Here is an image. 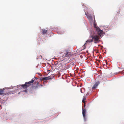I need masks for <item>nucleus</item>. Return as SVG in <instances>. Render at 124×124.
Returning a JSON list of instances; mask_svg holds the SVG:
<instances>
[{"instance_id":"nucleus-1","label":"nucleus","mask_w":124,"mask_h":124,"mask_svg":"<svg viewBox=\"0 0 124 124\" xmlns=\"http://www.w3.org/2000/svg\"><path fill=\"white\" fill-rule=\"evenodd\" d=\"M94 26L96 30V33L91 35L89 38L86 41V43H91L93 42L95 44L99 43L101 35L103 34V31L101 30L94 23Z\"/></svg>"},{"instance_id":"nucleus-2","label":"nucleus","mask_w":124,"mask_h":124,"mask_svg":"<svg viewBox=\"0 0 124 124\" xmlns=\"http://www.w3.org/2000/svg\"><path fill=\"white\" fill-rule=\"evenodd\" d=\"M34 80L32 79L31 80L28 82H25V84L22 85H20V86H22L23 88L25 89L27 87H29L34 82Z\"/></svg>"},{"instance_id":"nucleus-3","label":"nucleus","mask_w":124,"mask_h":124,"mask_svg":"<svg viewBox=\"0 0 124 124\" xmlns=\"http://www.w3.org/2000/svg\"><path fill=\"white\" fill-rule=\"evenodd\" d=\"M11 92H9L8 90L4 91L2 89H0V94L4 95L7 94H9L11 93Z\"/></svg>"},{"instance_id":"nucleus-4","label":"nucleus","mask_w":124,"mask_h":124,"mask_svg":"<svg viewBox=\"0 0 124 124\" xmlns=\"http://www.w3.org/2000/svg\"><path fill=\"white\" fill-rule=\"evenodd\" d=\"M62 53L63 55L62 57H68L70 54V53L66 51L63 52Z\"/></svg>"},{"instance_id":"nucleus-5","label":"nucleus","mask_w":124,"mask_h":124,"mask_svg":"<svg viewBox=\"0 0 124 124\" xmlns=\"http://www.w3.org/2000/svg\"><path fill=\"white\" fill-rule=\"evenodd\" d=\"M100 83V82L99 81H98L95 82L93 86L92 87V89L94 90L98 86L99 84Z\"/></svg>"},{"instance_id":"nucleus-6","label":"nucleus","mask_w":124,"mask_h":124,"mask_svg":"<svg viewBox=\"0 0 124 124\" xmlns=\"http://www.w3.org/2000/svg\"><path fill=\"white\" fill-rule=\"evenodd\" d=\"M88 18L89 20H91L92 19V17L91 16L88 12H87L85 14Z\"/></svg>"},{"instance_id":"nucleus-7","label":"nucleus","mask_w":124,"mask_h":124,"mask_svg":"<svg viewBox=\"0 0 124 124\" xmlns=\"http://www.w3.org/2000/svg\"><path fill=\"white\" fill-rule=\"evenodd\" d=\"M86 110L84 108L83 109L82 113L83 116H85V115Z\"/></svg>"},{"instance_id":"nucleus-8","label":"nucleus","mask_w":124,"mask_h":124,"mask_svg":"<svg viewBox=\"0 0 124 124\" xmlns=\"http://www.w3.org/2000/svg\"><path fill=\"white\" fill-rule=\"evenodd\" d=\"M42 33L43 35L45 34L47 32V31L44 29H42Z\"/></svg>"},{"instance_id":"nucleus-9","label":"nucleus","mask_w":124,"mask_h":124,"mask_svg":"<svg viewBox=\"0 0 124 124\" xmlns=\"http://www.w3.org/2000/svg\"><path fill=\"white\" fill-rule=\"evenodd\" d=\"M35 84H36V85L35 86H34V87L35 88H38L39 86V82L38 81H35Z\"/></svg>"},{"instance_id":"nucleus-10","label":"nucleus","mask_w":124,"mask_h":124,"mask_svg":"<svg viewBox=\"0 0 124 124\" xmlns=\"http://www.w3.org/2000/svg\"><path fill=\"white\" fill-rule=\"evenodd\" d=\"M42 80H49V78H48V77H44L42 78Z\"/></svg>"},{"instance_id":"nucleus-11","label":"nucleus","mask_w":124,"mask_h":124,"mask_svg":"<svg viewBox=\"0 0 124 124\" xmlns=\"http://www.w3.org/2000/svg\"><path fill=\"white\" fill-rule=\"evenodd\" d=\"M86 99L85 96H84L83 98V100L82 102H83L85 104V102L86 101Z\"/></svg>"},{"instance_id":"nucleus-12","label":"nucleus","mask_w":124,"mask_h":124,"mask_svg":"<svg viewBox=\"0 0 124 124\" xmlns=\"http://www.w3.org/2000/svg\"><path fill=\"white\" fill-rule=\"evenodd\" d=\"M48 77L49 78V80L50 79H52L54 77V76L52 75H51L49 76Z\"/></svg>"},{"instance_id":"nucleus-13","label":"nucleus","mask_w":124,"mask_h":124,"mask_svg":"<svg viewBox=\"0 0 124 124\" xmlns=\"http://www.w3.org/2000/svg\"><path fill=\"white\" fill-rule=\"evenodd\" d=\"M85 91V89L84 88H82L81 89V92L82 93H83Z\"/></svg>"},{"instance_id":"nucleus-14","label":"nucleus","mask_w":124,"mask_h":124,"mask_svg":"<svg viewBox=\"0 0 124 124\" xmlns=\"http://www.w3.org/2000/svg\"><path fill=\"white\" fill-rule=\"evenodd\" d=\"M23 92H25V93H27V89H25L23 91Z\"/></svg>"},{"instance_id":"nucleus-15","label":"nucleus","mask_w":124,"mask_h":124,"mask_svg":"<svg viewBox=\"0 0 124 124\" xmlns=\"http://www.w3.org/2000/svg\"><path fill=\"white\" fill-rule=\"evenodd\" d=\"M94 21H95V17H94Z\"/></svg>"},{"instance_id":"nucleus-16","label":"nucleus","mask_w":124,"mask_h":124,"mask_svg":"<svg viewBox=\"0 0 124 124\" xmlns=\"http://www.w3.org/2000/svg\"><path fill=\"white\" fill-rule=\"evenodd\" d=\"M84 119H85V117L84 116Z\"/></svg>"},{"instance_id":"nucleus-17","label":"nucleus","mask_w":124,"mask_h":124,"mask_svg":"<svg viewBox=\"0 0 124 124\" xmlns=\"http://www.w3.org/2000/svg\"><path fill=\"white\" fill-rule=\"evenodd\" d=\"M0 107H1V105H0Z\"/></svg>"}]
</instances>
